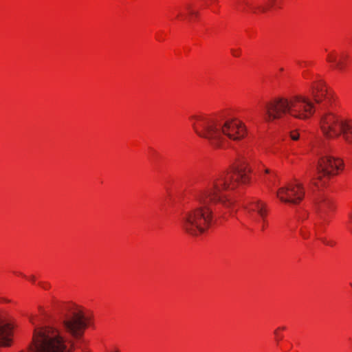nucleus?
<instances>
[{
	"label": "nucleus",
	"mask_w": 352,
	"mask_h": 352,
	"mask_svg": "<svg viewBox=\"0 0 352 352\" xmlns=\"http://www.w3.org/2000/svg\"><path fill=\"white\" fill-rule=\"evenodd\" d=\"M265 175L263 177V182L268 188L272 189L273 186H276V174L271 173L270 170L267 168L265 170Z\"/></svg>",
	"instance_id": "ddd939ff"
},
{
	"label": "nucleus",
	"mask_w": 352,
	"mask_h": 352,
	"mask_svg": "<svg viewBox=\"0 0 352 352\" xmlns=\"http://www.w3.org/2000/svg\"><path fill=\"white\" fill-rule=\"evenodd\" d=\"M274 333H275V335H276L277 337H278V338H280V334H278V329H276V330H275Z\"/></svg>",
	"instance_id": "412c9836"
},
{
	"label": "nucleus",
	"mask_w": 352,
	"mask_h": 352,
	"mask_svg": "<svg viewBox=\"0 0 352 352\" xmlns=\"http://www.w3.org/2000/svg\"><path fill=\"white\" fill-rule=\"evenodd\" d=\"M332 206V202L329 199L325 197H319L316 202L317 212L319 218L322 220H325L327 212L331 209Z\"/></svg>",
	"instance_id": "9b49d317"
},
{
	"label": "nucleus",
	"mask_w": 352,
	"mask_h": 352,
	"mask_svg": "<svg viewBox=\"0 0 352 352\" xmlns=\"http://www.w3.org/2000/svg\"><path fill=\"white\" fill-rule=\"evenodd\" d=\"M277 329H278V331L280 330V329L284 330V329H285V327H279Z\"/></svg>",
	"instance_id": "393cba45"
},
{
	"label": "nucleus",
	"mask_w": 352,
	"mask_h": 352,
	"mask_svg": "<svg viewBox=\"0 0 352 352\" xmlns=\"http://www.w3.org/2000/svg\"><path fill=\"white\" fill-rule=\"evenodd\" d=\"M30 322H31L32 324H34V318H33V316H30Z\"/></svg>",
	"instance_id": "5701e85b"
},
{
	"label": "nucleus",
	"mask_w": 352,
	"mask_h": 352,
	"mask_svg": "<svg viewBox=\"0 0 352 352\" xmlns=\"http://www.w3.org/2000/svg\"><path fill=\"white\" fill-rule=\"evenodd\" d=\"M190 119L195 133L217 148L227 145L228 140H240L246 134L244 124L236 119L219 121L205 114L194 115Z\"/></svg>",
	"instance_id": "f03ea898"
},
{
	"label": "nucleus",
	"mask_w": 352,
	"mask_h": 352,
	"mask_svg": "<svg viewBox=\"0 0 352 352\" xmlns=\"http://www.w3.org/2000/svg\"><path fill=\"white\" fill-rule=\"evenodd\" d=\"M314 103L306 96L295 95L289 98H277L265 106V119L267 122L288 115L299 120H307L314 115Z\"/></svg>",
	"instance_id": "7ed1b4c3"
},
{
	"label": "nucleus",
	"mask_w": 352,
	"mask_h": 352,
	"mask_svg": "<svg viewBox=\"0 0 352 352\" xmlns=\"http://www.w3.org/2000/svg\"><path fill=\"white\" fill-rule=\"evenodd\" d=\"M342 167V162L339 158H335L329 155H322L318 161L317 167L318 177L322 184L331 176L338 173Z\"/></svg>",
	"instance_id": "423d86ee"
},
{
	"label": "nucleus",
	"mask_w": 352,
	"mask_h": 352,
	"mask_svg": "<svg viewBox=\"0 0 352 352\" xmlns=\"http://www.w3.org/2000/svg\"><path fill=\"white\" fill-rule=\"evenodd\" d=\"M301 234H302V236H303L305 239H307V238H308V237H309V234H307V233H305V232H301Z\"/></svg>",
	"instance_id": "6ab92c4d"
},
{
	"label": "nucleus",
	"mask_w": 352,
	"mask_h": 352,
	"mask_svg": "<svg viewBox=\"0 0 352 352\" xmlns=\"http://www.w3.org/2000/svg\"><path fill=\"white\" fill-rule=\"evenodd\" d=\"M250 217L254 219V214L256 212L262 219L267 215L266 205L260 200H254L245 207Z\"/></svg>",
	"instance_id": "9d476101"
},
{
	"label": "nucleus",
	"mask_w": 352,
	"mask_h": 352,
	"mask_svg": "<svg viewBox=\"0 0 352 352\" xmlns=\"http://www.w3.org/2000/svg\"><path fill=\"white\" fill-rule=\"evenodd\" d=\"M290 138L292 140H298L300 138V134L298 131L294 130L290 132Z\"/></svg>",
	"instance_id": "4468645a"
},
{
	"label": "nucleus",
	"mask_w": 352,
	"mask_h": 352,
	"mask_svg": "<svg viewBox=\"0 0 352 352\" xmlns=\"http://www.w3.org/2000/svg\"><path fill=\"white\" fill-rule=\"evenodd\" d=\"M351 286H352V285H351Z\"/></svg>",
	"instance_id": "bb28decb"
},
{
	"label": "nucleus",
	"mask_w": 352,
	"mask_h": 352,
	"mask_svg": "<svg viewBox=\"0 0 352 352\" xmlns=\"http://www.w3.org/2000/svg\"><path fill=\"white\" fill-rule=\"evenodd\" d=\"M231 52L234 56H239L240 55L239 50L232 49Z\"/></svg>",
	"instance_id": "f3484780"
},
{
	"label": "nucleus",
	"mask_w": 352,
	"mask_h": 352,
	"mask_svg": "<svg viewBox=\"0 0 352 352\" xmlns=\"http://www.w3.org/2000/svg\"><path fill=\"white\" fill-rule=\"evenodd\" d=\"M41 286L44 288V289H47L48 287H50V285L48 284H46V285H42L41 284Z\"/></svg>",
	"instance_id": "4be33fe9"
},
{
	"label": "nucleus",
	"mask_w": 352,
	"mask_h": 352,
	"mask_svg": "<svg viewBox=\"0 0 352 352\" xmlns=\"http://www.w3.org/2000/svg\"><path fill=\"white\" fill-rule=\"evenodd\" d=\"M186 8H187L190 15L195 16H197L198 15V12L192 10L190 6H187Z\"/></svg>",
	"instance_id": "dca6fc26"
},
{
	"label": "nucleus",
	"mask_w": 352,
	"mask_h": 352,
	"mask_svg": "<svg viewBox=\"0 0 352 352\" xmlns=\"http://www.w3.org/2000/svg\"><path fill=\"white\" fill-rule=\"evenodd\" d=\"M321 240H322V241L324 244H326V245H327L333 246V245H335V242H333V241H327V240H326V239H321Z\"/></svg>",
	"instance_id": "a211bd4d"
},
{
	"label": "nucleus",
	"mask_w": 352,
	"mask_h": 352,
	"mask_svg": "<svg viewBox=\"0 0 352 352\" xmlns=\"http://www.w3.org/2000/svg\"><path fill=\"white\" fill-rule=\"evenodd\" d=\"M265 228V220L263 219V225L261 226V230H264Z\"/></svg>",
	"instance_id": "aec40b11"
},
{
	"label": "nucleus",
	"mask_w": 352,
	"mask_h": 352,
	"mask_svg": "<svg viewBox=\"0 0 352 352\" xmlns=\"http://www.w3.org/2000/svg\"><path fill=\"white\" fill-rule=\"evenodd\" d=\"M65 309L67 313L62 322L63 330L76 338H80L89 325V318L77 305H68Z\"/></svg>",
	"instance_id": "39448f33"
},
{
	"label": "nucleus",
	"mask_w": 352,
	"mask_h": 352,
	"mask_svg": "<svg viewBox=\"0 0 352 352\" xmlns=\"http://www.w3.org/2000/svg\"><path fill=\"white\" fill-rule=\"evenodd\" d=\"M320 129L329 138L342 136L349 144H352V120L344 119L332 112L322 116Z\"/></svg>",
	"instance_id": "20e7f679"
},
{
	"label": "nucleus",
	"mask_w": 352,
	"mask_h": 352,
	"mask_svg": "<svg viewBox=\"0 0 352 352\" xmlns=\"http://www.w3.org/2000/svg\"><path fill=\"white\" fill-rule=\"evenodd\" d=\"M13 325L11 321L0 315V346H9L12 340Z\"/></svg>",
	"instance_id": "1a4fd4ad"
},
{
	"label": "nucleus",
	"mask_w": 352,
	"mask_h": 352,
	"mask_svg": "<svg viewBox=\"0 0 352 352\" xmlns=\"http://www.w3.org/2000/svg\"><path fill=\"white\" fill-rule=\"evenodd\" d=\"M266 8L265 6H258L256 8H252L253 12H256V10H258L261 12H265L266 11Z\"/></svg>",
	"instance_id": "2eb2a0df"
},
{
	"label": "nucleus",
	"mask_w": 352,
	"mask_h": 352,
	"mask_svg": "<svg viewBox=\"0 0 352 352\" xmlns=\"http://www.w3.org/2000/svg\"><path fill=\"white\" fill-rule=\"evenodd\" d=\"M276 194L281 201L292 205H297L303 199L305 190L302 184L291 183L279 188Z\"/></svg>",
	"instance_id": "0eeeda50"
},
{
	"label": "nucleus",
	"mask_w": 352,
	"mask_h": 352,
	"mask_svg": "<svg viewBox=\"0 0 352 352\" xmlns=\"http://www.w3.org/2000/svg\"><path fill=\"white\" fill-rule=\"evenodd\" d=\"M351 218L352 219V215H351Z\"/></svg>",
	"instance_id": "a878e982"
},
{
	"label": "nucleus",
	"mask_w": 352,
	"mask_h": 352,
	"mask_svg": "<svg viewBox=\"0 0 352 352\" xmlns=\"http://www.w3.org/2000/svg\"><path fill=\"white\" fill-rule=\"evenodd\" d=\"M30 279H31V280L34 281V280H35V276H32L30 277Z\"/></svg>",
	"instance_id": "b1692460"
},
{
	"label": "nucleus",
	"mask_w": 352,
	"mask_h": 352,
	"mask_svg": "<svg viewBox=\"0 0 352 352\" xmlns=\"http://www.w3.org/2000/svg\"><path fill=\"white\" fill-rule=\"evenodd\" d=\"M347 55L342 54L340 56V59L337 60L336 56L332 54H329L327 56V60L333 64V67L340 71H342L344 68L345 63L344 60L347 58Z\"/></svg>",
	"instance_id": "f8f14e48"
},
{
	"label": "nucleus",
	"mask_w": 352,
	"mask_h": 352,
	"mask_svg": "<svg viewBox=\"0 0 352 352\" xmlns=\"http://www.w3.org/2000/svg\"><path fill=\"white\" fill-rule=\"evenodd\" d=\"M311 94L314 102L322 109H327L335 101L333 93L322 81L312 84Z\"/></svg>",
	"instance_id": "6e6552de"
},
{
	"label": "nucleus",
	"mask_w": 352,
	"mask_h": 352,
	"mask_svg": "<svg viewBox=\"0 0 352 352\" xmlns=\"http://www.w3.org/2000/svg\"><path fill=\"white\" fill-rule=\"evenodd\" d=\"M249 182L248 170L243 166L223 173L214 179L208 188L196 196L198 206L185 211L181 219V227L188 234L197 236L210 227L212 219L213 204H221L230 208L233 202L228 192L239 184Z\"/></svg>",
	"instance_id": "f257e3e1"
}]
</instances>
